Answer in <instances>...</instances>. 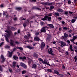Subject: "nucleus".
I'll use <instances>...</instances> for the list:
<instances>
[{
	"instance_id": "obj_22",
	"label": "nucleus",
	"mask_w": 77,
	"mask_h": 77,
	"mask_svg": "<svg viewBox=\"0 0 77 77\" xmlns=\"http://www.w3.org/2000/svg\"><path fill=\"white\" fill-rule=\"evenodd\" d=\"M55 15H56V16H57V17H59L60 16V14L59 13H57V12H55L54 13Z\"/></svg>"
},
{
	"instance_id": "obj_5",
	"label": "nucleus",
	"mask_w": 77,
	"mask_h": 77,
	"mask_svg": "<svg viewBox=\"0 0 77 77\" xmlns=\"http://www.w3.org/2000/svg\"><path fill=\"white\" fill-rule=\"evenodd\" d=\"M76 39H77V36H74L73 37L72 39H70V41H72V42H74V41H75Z\"/></svg>"
},
{
	"instance_id": "obj_52",
	"label": "nucleus",
	"mask_w": 77,
	"mask_h": 77,
	"mask_svg": "<svg viewBox=\"0 0 77 77\" xmlns=\"http://www.w3.org/2000/svg\"><path fill=\"white\" fill-rule=\"evenodd\" d=\"M66 55H69V53H68V51H66Z\"/></svg>"
},
{
	"instance_id": "obj_32",
	"label": "nucleus",
	"mask_w": 77,
	"mask_h": 77,
	"mask_svg": "<svg viewBox=\"0 0 77 77\" xmlns=\"http://www.w3.org/2000/svg\"><path fill=\"white\" fill-rule=\"evenodd\" d=\"M75 19H73L71 21V23H75Z\"/></svg>"
},
{
	"instance_id": "obj_16",
	"label": "nucleus",
	"mask_w": 77,
	"mask_h": 77,
	"mask_svg": "<svg viewBox=\"0 0 77 77\" xmlns=\"http://www.w3.org/2000/svg\"><path fill=\"white\" fill-rule=\"evenodd\" d=\"M20 59L22 60H24V59H26V57L25 56H24L23 57H19Z\"/></svg>"
},
{
	"instance_id": "obj_63",
	"label": "nucleus",
	"mask_w": 77,
	"mask_h": 77,
	"mask_svg": "<svg viewBox=\"0 0 77 77\" xmlns=\"http://www.w3.org/2000/svg\"><path fill=\"white\" fill-rule=\"evenodd\" d=\"M68 36H69V37H71L72 36H71V34H69L68 35Z\"/></svg>"
},
{
	"instance_id": "obj_36",
	"label": "nucleus",
	"mask_w": 77,
	"mask_h": 77,
	"mask_svg": "<svg viewBox=\"0 0 77 77\" xmlns=\"http://www.w3.org/2000/svg\"><path fill=\"white\" fill-rule=\"evenodd\" d=\"M63 29L64 30H68V29H69V28H68V27H64L63 28Z\"/></svg>"
},
{
	"instance_id": "obj_10",
	"label": "nucleus",
	"mask_w": 77,
	"mask_h": 77,
	"mask_svg": "<svg viewBox=\"0 0 77 77\" xmlns=\"http://www.w3.org/2000/svg\"><path fill=\"white\" fill-rule=\"evenodd\" d=\"M5 32L7 33L9 36H10L11 35H12V33L11 32H9V31H8V30L5 31Z\"/></svg>"
},
{
	"instance_id": "obj_43",
	"label": "nucleus",
	"mask_w": 77,
	"mask_h": 77,
	"mask_svg": "<svg viewBox=\"0 0 77 77\" xmlns=\"http://www.w3.org/2000/svg\"><path fill=\"white\" fill-rule=\"evenodd\" d=\"M30 1L32 2H35L36 1V0H30Z\"/></svg>"
},
{
	"instance_id": "obj_11",
	"label": "nucleus",
	"mask_w": 77,
	"mask_h": 77,
	"mask_svg": "<svg viewBox=\"0 0 77 77\" xmlns=\"http://www.w3.org/2000/svg\"><path fill=\"white\" fill-rule=\"evenodd\" d=\"M54 72L55 74H57V75H62V74H59V72L57 70H54Z\"/></svg>"
},
{
	"instance_id": "obj_30",
	"label": "nucleus",
	"mask_w": 77,
	"mask_h": 77,
	"mask_svg": "<svg viewBox=\"0 0 77 77\" xmlns=\"http://www.w3.org/2000/svg\"><path fill=\"white\" fill-rule=\"evenodd\" d=\"M26 23L25 22L23 23V25L24 26V27L25 28L27 26V24H26Z\"/></svg>"
},
{
	"instance_id": "obj_1",
	"label": "nucleus",
	"mask_w": 77,
	"mask_h": 77,
	"mask_svg": "<svg viewBox=\"0 0 77 77\" xmlns=\"http://www.w3.org/2000/svg\"><path fill=\"white\" fill-rule=\"evenodd\" d=\"M47 20L49 21H51V17H48L47 15H45L44 18H42L41 19V20H43V21H47Z\"/></svg>"
},
{
	"instance_id": "obj_64",
	"label": "nucleus",
	"mask_w": 77,
	"mask_h": 77,
	"mask_svg": "<svg viewBox=\"0 0 77 77\" xmlns=\"http://www.w3.org/2000/svg\"><path fill=\"white\" fill-rule=\"evenodd\" d=\"M22 20H24V21L26 20V18H23V19H22Z\"/></svg>"
},
{
	"instance_id": "obj_29",
	"label": "nucleus",
	"mask_w": 77,
	"mask_h": 77,
	"mask_svg": "<svg viewBox=\"0 0 77 77\" xmlns=\"http://www.w3.org/2000/svg\"><path fill=\"white\" fill-rule=\"evenodd\" d=\"M46 15H48L47 16H49V17H51L52 16V13H50L48 14H46Z\"/></svg>"
},
{
	"instance_id": "obj_17",
	"label": "nucleus",
	"mask_w": 77,
	"mask_h": 77,
	"mask_svg": "<svg viewBox=\"0 0 77 77\" xmlns=\"http://www.w3.org/2000/svg\"><path fill=\"white\" fill-rule=\"evenodd\" d=\"M12 54H13V52H11L10 53H8V57H11L12 56Z\"/></svg>"
},
{
	"instance_id": "obj_12",
	"label": "nucleus",
	"mask_w": 77,
	"mask_h": 77,
	"mask_svg": "<svg viewBox=\"0 0 77 77\" xmlns=\"http://www.w3.org/2000/svg\"><path fill=\"white\" fill-rule=\"evenodd\" d=\"M41 32H45L46 31L45 30V27H43L42 28V29L41 30Z\"/></svg>"
},
{
	"instance_id": "obj_53",
	"label": "nucleus",
	"mask_w": 77,
	"mask_h": 77,
	"mask_svg": "<svg viewBox=\"0 0 77 77\" xmlns=\"http://www.w3.org/2000/svg\"><path fill=\"white\" fill-rule=\"evenodd\" d=\"M67 42H68V43H69V44H70V41L69 40H67Z\"/></svg>"
},
{
	"instance_id": "obj_15",
	"label": "nucleus",
	"mask_w": 77,
	"mask_h": 77,
	"mask_svg": "<svg viewBox=\"0 0 77 77\" xmlns=\"http://www.w3.org/2000/svg\"><path fill=\"white\" fill-rule=\"evenodd\" d=\"M48 26L49 27H50L52 28V29H54V27L53 24H48Z\"/></svg>"
},
{
	"instance_id": "obj_60",
	"label": "nucleus",
	"mask_w": 77,
	"mask_h": 77,
	"mask_svg": "<svg viewBox=\"0 0 77 77\" xmlns=\"http://www.w3.org/2000/svg\"><path fill=\"white\" fill-rule=\"evenodd\" d=\"M0 7H1V8H3V4H2L0 5Z\"/></svg>"
},
{
	"instance_id": "obj_4",
	"label": "nucleus",
	"mask_w": 77,
	"mask_h": 77,
	"mask_svg": "<svg viewBox=\"0 0 77 77\" xmlns=\"http://www.w3.org/2000/svg\"><path fill=\"white\" fill-rule=\"evenodd\" d=\"M48 51L50 54H51L53 56H54V54L53 53V50H52V49L51 48H50L49 49H48Z\"/></svg>"
},
{
	"instance_id": "obj_25",
	"label": "nucleus",
	"mask_w": 77,
	"mask_h": 77,
	"mask_svg": "<svg viewBox=\"0 0 77 77\" xmlns=\"http://www.w3.org/2000/svg\"><path fill=\"white\" fill-rule=\"evenodd\" d=\"M32 9H37V10H39V8L36 7H33Z\"/></svg>"
},
{
	"instance_id": "obj_41",
	"label": "nucleus",
	"mask_w": 77,
	"mask_h": 77,
	"mask_svg": "<svg viewBox=\"0 0 77 77\" xmlns=\"http://www.w3.org/2000/svg\"><path fill=\"white\" fill-rule=\"evenodd\" d=\"M17 49H19L20 50H23V48L21 47H18V48H16Z\"/></svg>"
},
{
	"instance_id": "obj_51",
	"label": "nucleus",
	"mask_w": 77,
	"mask_h": 77,
	"mask_svg": "<svg viewBox=\"0 0 77 77\" xmlns=\"http://www.w3.org/2000/svg\"><path fill=\"white\" fill-rule=\"evenodd\" d=\"M74 48H75V50H77V46H75L74 47Z\"/></svg>"
},
{
	"instance_id": "obj_38",
	"label": "nucleus",
	"mask_w": 77,
	"mask_h": 77,
	"mask_svg": "<svg viewBox=\"0 0 77 77\" xmlns=\"http://www.w3.org/2000/svg\"><path fill=\"white\" fill-rule=\"evenodd\" d=\"M24 63H20V66H22V67H23V66L24 65Z\"/></svg>"
},
{
	"instance_id": "obj_55",
	"label": "nucleus",
	"mask_w": 77,
	"mask_h": 77,
	"mask_svg": "<svg viewBox=\"0 0 77 77\" xmlns=\"http://www.w3.org/2000/svg\"><path fill=\"white\" fill-rule=\"evenodd\" d=\"M3 42H2V43L0 44V47H1V46L3 44Z\"/></svg>"
},
{
	"instance_id": "obj_31",
	"label": "nucleus",
	"mask_w": 77,
	"mask_h": 77,
	"mask_svg": "<svg viewBox=\"0 0 77 77\" xmlns=\"http://www.w3.org/2000/svg\"><path fill=\"white\" fill-rule=\"evenodd\" d=\"M5 39H6V41L7 42H9V40H8V38L7 36H5Z\"/></svg>"
},
{
	"instance_id": "obj_6",
	"label": "nucleus",
	"mask_w": 77,
	"mask_h": 77,
	"mask_svg": "<svg viewBox=\"0 0 77 77\" xmlns=\"http://www.w3.org/2000/svg\"><path fill=\"white\" fill-rule=\"evenodd\" d=\"M64 36H63L62 37V38H63V39H66V38L68 37V34H66V33H65L64 34Z\"/></svg>"
},
{
	"instance_id": "obj_2",
	"label": "nucleus",
	"mask_w": 77,
	"mask_h": 77,
	"mask_svg": "<svg viewBox=\"0 0 77 77\" xmlns=\"http://www.w3.org/2000/svg\"><path fill=\"white\" fill-rule=\"evenodd\" d=\"M39 60H40V61H41V62H42V63L44 64H45L46 65H48L49 66H50V64H49V63L48 62V60H47V59H45L44 61V60H42V59L41 58H39Z\"/></svg>"
},
{
	"instance_id": "obj_13",
	"label": "nucleus",
	"mask_w": 77,
	"mask_h": 77,
	"mask_svg": "<svg viewBox=\"0 0 77 77\" xmlns=\"http://www.w3.org/2000/svg\"><path fill=\"white\" fill-rule=\"evenodd\" d=\"M16 10H17V11H20L21 10H22L23 9V8H22L19 7H17L16 8Z\"/></svg>"
},
{
	"instance_id": "obj_48",
	"label": "nucleus",
	"mask_w": 77,
	"mask_h": 77,
	"mask_svg": "<svg viewBox=\"0 0 77 77\" xmlns=\"http://www.w3.org/2000/svg\"><path fill=\"white\" fill-rule=\"evenodd\" d=\"M74 59L75 60V62H76V61H77V58L76 57V56H75L74 57Z\"/></svg>"
},
{
	"instance_id": "obj_49",
	"label": "nucleus",
	"mask_w": 77,
	"mask_h": 77,
	"mask_svg": "<svg viewBox=\"0 0 77 77\" xmlns=\"http://www.w3.org/2000/svg\"><path fill=\"white\" fill-rule=\"evenodd\" d=\"M68 11L65 12V15H68Z\"/></svg>"
},
{
	"instance_id": "obj_21",
	"label": "nucleus",
	"mask_w": 77,
	"mask_h": 77,
	"mask_svg": "<svg viewBox=\"0 0 77 77\" xmlns=\"http://www.w3.org/2000/svg\"><path fill=\"white\" fill-rule=\"evenodd\" d=\"M26 48H29V49H34V47H32L31 46H26Z\"/></svg>"
},
{
	"instance_id": "obj_59",
	"label": "nucleus",
	"mask_w": 77,
	"mask_h": 77,
	"mask_svg": "<svg viewBox=\"0 0 77 77\" xmlns=\"http://www.w3.org/2000/svg\"><path fill=\"white\" fill-rule=\"evenodd\" d=\"M61 22L62 24H65V21H62Z\"/></svg>"
},
{
	"instance_id": "obj_61",
	"label": "nucleus",
	"mask_w": 77,
	"mask_h": 77,
	"mask_svg": "<svg viewBox=\"0 0 77 77\" xmlns=\"http://www.w3.org/2000/svg\"><path fill=\"white\" fill-rule=\"evenodd\" d=\"M58 19H59V20H62V17H58Z\"/></svg>"
},
{
	"instance_id": "obj_47",
	"label": "nucleus",
	"mask_w": 77,
	"mask_h": 77,
	"mask_svg": "<svg viewBox=\"0 0 77 77\" xmlns=\"http://www.w3.org/2000/svg\"><path fill=\"white\" fill-rule=\"evenodd\" d=\"M16 50V48H14L13 49V51H11V52H12V53H14V51H15Z\"/></svg>"
},
{
	"instance_id": "obj_24",
	"label": "nucleus",
	"mask_w": 77,
	"mask_h": 77,
	"mask_svg": "<svg viewBox=\"0 0 77 77\" xmlns=\"http://www.w3.org/2000/svg\"><path fill=\"white\" fill-rule=\"evenodd\" d=\"M69 49L71 51H74V50L72 49V45H70Z\"/></svg>"
},
{
	"instance_id": "obj_42",
	"label": "nucleus",
	"mask_w": 77,
	"mask_h": 77,
	"mask_svg": "<svg viewBox=\"0 0 77 77\" xmlns=\"http://www.w3.org/2000/svg\"><path fill=\"white\" fill-rule=\"evenodd\" d=\"M29 19H27V22H26L25 23H26V24H29Z\"/></svg>"
},
{
	"instance_id": "obj_56",
	"label": "nucleus",
	"mask_w": 77,
	"mask_h": 77,
	"mask_svg": "<svg viewBox=\"0 0 77 77\" xmlns=\"http://www.w3.org/2000/svg\"><path fill=\"white\" fill-rule=\"evenodd\" d=\"M42 25H44V22H42L40 23Z\"/></svg>"
},
{
	"instance_id": "obj_50",
	"label": "nucleus",
	"mask_w": 77,
	"mask_h": 77,
	"mask_svg": "<svg viewBox=\"0 0 77 77\" xmlns=\"http://www.w3.org/2000/svg\"><path fill=\"white\" fill-rule=\"evenodd\" d=\"M14 42H15V44H20V43L18 42H17V41H16Z\"/></svg>"
},
{
	"instance_id": "obj_58",
	"label": "nucleus",
	"mask_w": 77,
	"mask_h": 77,
	"mask_svg": "<svg viewBox=\"0 0 77 77\" xmlns=\"http://www.w3.org/2000/svg\"><path fill=\"white\" fill-rule=\"evenodd\" d=\"M35 35H39V32H36Z\"/></svg>"
},
{
	"instance_id": "obj_20",
	"label": "nucleus",
	"mask_w": 77,
	"mask_h": 77,
	"mask_svg": "<svg viewBox=\"0 0 77 77\" xmlns=\"http://www.w3.org/2000/svg\"><path fill=\"white\" fill-rule=\"evenodd\" d=\"M34 41H39V37L37 36L35 37L34 38Z\"/></svg>"
},
{
	"instance_id": "obj_23",
	"label": "nucleus",
	"mask_w": 77,
	"mask_h": 77,
	"mask_svg": "<svg viewBox=\"0 0 77 77\" xmlns=\"http://www.w3.org/2000/svg\"><path fill=\"white\" fill-rule=\"evenodd\" d=\"M12 65L14 68H15V67L16 66V62L15 61L13 62Z\"/></svg>"
},
{
	"instance_id": "obj_27",
	"label": "nucleus",
	"mask_w": 77,
	"mask_h": 77,
	"mask_svg": "<svg viewBox=\"0 0 77 77\" xmlns=\"http://www.w3.org/2000/svg\"><path fill=\"white\" fill-rule=\"evenodd\" d=\"M61 45H63V46H64V47H65V46H66V43H65V42H63L61 43Z\"/></svg>"
},
{
	"instance_id": "obj_39",
	"label": "nucleus",
	"mask_w": 77,
	"mask_h": 77,
	"mask_svg": "<svg viewBox=\"0 0 77 77\" xmlns=\"http://www.w3.org/2000/svg\"><path fill=\"white\" fill-rule=\"evenodd\" d=\"M5 48H10V46L8 45H6L5 46Z\"/></svg>"
},
{
	"instance_id": "obj_46",
	"label": "nucleus",
	"mask_w": 77,
	"mask_h": 77,
	"mask_svg": "<svg viewBox=\"0 0 77 77\" xmlns=\"http://www.w3.org/2000/svg\"><path fill=\"white\" fill-rule=\"evenodd\" d=\"M17 17H15L13 19V20L14 21H16V20H17Z\"/></svg>"
},
{
	"instance_id": "obj_28",
	"label": "nucleus",
	"mask_w": 77,
	"mask_h": 77,
	"mask_svg": "<svg viewBox=\"0 0 77 77\" xmlns=\"http://www.w3.org/2000/svg\"><path fill=\"white\" fill-rule=\"evenodd\" d=\"M36 67V65L35 64H33L32 65V68H35Z\"/></svg>"
},
{
	"instance_id": "obj_45",
	"label": "nucleus",
	"mask_w": 77,
	"mask_h": 77,
	"mask_svg": "<svg viewBox=\"0 0 77 77\" xmlns=\"http://www.w3.org/2000/svg\"><path fill=\"white\" fill-rule=\"evenodd\" d=\"M68 4H71V1L70 0H69L68 1Z\"/></svg>"
},
{
	"instance_id": "obj_14",
	"label": "nucleus",
	"mask_w": 77,
	"mask_h": 77,
	"mask_svg": "<svg viewBox=\"0 0 77 77\" xmlns=\"http://www.w3.org/2000/svg\"><path fill=\"white\" fill-rule=\"evenodd\" d=\"M24 38L25 39H26L27 40V42H28L29 43V38H28V37L27 35H25L24 36Z\"/></svg>"
},
{
	"instance_id": "obj_37",
	"label": "nucleus",
	"mask_w": 77,
	"mask_h": 77,
	"mask_svg": "<svg viewBox=\"0 0 77 77\" xmlns=\"http://www.w3.org/2000/svg\"><path fill=\"white\" fill-rule=\"evenodd\" d=\"M22 73L23 74H26V71L25 70L23 71L22 72Z\"/></svg>"
},
{
	"instance_id": "obj_7",
	"label": "nucleus",
	"mask_w": 77,
	"mask_h": 77,
	"mask_svg": "<svg viewBox=\"0 0 77 77\" xmlns=\"http://www.w3.org/2000/svg\"><path fill=\"white\" fill-rule=\"evenodd\" d=\"M1 58L2 60V61H1V62H5V57H4V56L2 55Z\"/></svg>"
},
{
	"instance_id": "obj_26",
	"label": "nucleus",
	"mask_w": 77,
	"mask_h": 77,
	"mask_svg": "<svg viewBox=\"0 0 77 77\" xmlns=\"http://www.w3.org/2000/svg\"><path fill=\"white\" fill-rule=\"evenodd\" d=\"M44 4L45 5H51V4L50 3L46 2L44 3Z\"/></svg>"
},
{
	"instance_id": "obj_3",
	"label": "nucleus",
	"mask_w": 77,
	"mask_h": 77,
	"mask_svg": "<svg viewBox=\"0 0 77 77\" xmlns=\"http://www.w3.org/2000/svg\"><path fill=\"white\" fill-rule=\"evenodd\" d=\"M10 43L11 46H12V47H15V45L14 43V41L13 40L10 39Z\"/></svg>"
},
{
	"instance_id": "obj_35",
	"label": "nucleus",
	"mask_w": 77,
	"mask_h": 77,
	"mask_svg": "<svg viewBox=\"0 0 77 77\" xmlns=\"http://www.w3.org/2000/svg\"><path fill=\"white\" fill-rule=\"evenodd\" d=\"M47 71L48 72H52V70H51L50 69H48L47 70Z\"/></svg>"
},
{
	"instance_id": "obj_57",
	"label": "nucleus",
	"mask_w": 77,
	"mask_h": 77,
	"mask_svg": "<svg viewBox=\"0 0 77 77\" xmlns=\"http://www.w3.org/2000/svg\"><path fill=\"white\" fill-rule=\"evenodd\" d=\"M9 71L10 72H12V69H9Z\"/></svg>"
},
{
	"instance_id": "obj_44",
	"label": "nucleus",
	"mask_w": 77,
	"mask_h": 77,
	"mask_svg": "<svg viewBox=\"0 0 77 77\" xmlns=\"http://www.w3.org/2000/svg\"><path fill=\"white\" fill-rule=\"evenodd\" d=\"M27 36H28L29 38H30L31 36V34H27Z\"/></svg>"
},
{
	"instance_id": "obj_54",
	"label": "nucleus",
	"mask_w": 77,
	"mask_h": 77,
	"mask_svg": "<svg viewBox=\"0 0 77 77\" xmlns=\"http://www.w3.org/2000/svg\"><path fill=\"white\" fill-rule=\"evenodd\" d=\"M45 9H49V8L48 7H47L46 6H45Z\"/></svg>"
},
{
	"instance_id": "obj_19",
	"label": "nucleus",
	"mask_w": 77,
	"mask_h": 77,
	"mask_svg": "<svg viewBox=\"0 0 77 77\" xmlns=\"http://www.w3.org/2000/svg\"><path fill=\"white\" fill-rule=\"evenodd\" d=\"M13 57L14 59V60H17L18 59V57L17 56V55H14Z\"/></svg>"
},
{
	"instance_id": "obj_62",
	"label": "nucleus",
	"mask_w": 77,
	"mask_h": 77,
	"mask_svg": "<svg viewBox=\"0 0 77 77\" xmlns=\"http://www.w3.org/2000/svg\"><path fill=\"white\" fill-rule=\"evenodd\" d=\"M17 32L18 33H20V30H18L17 31Z\"/></svg>"
},
{
	"instance_id": "obj_33",
	"label": "nucleus",
	"mask_w": 77,
	"mask_h": 77,
	"mask_svg": "<svg viewBox=\"0 0 77 77\" xmlns=\"http://www.w3.org/2000/svg\"><path fill=\"white\" fill-rule=\"evenodd\" d=\"M54 9V6H51V7H50V10H51V9Z\"/></svg>"
},
{
	"instance_id": "obj_40",
	"label": "nucleus",
	"mask_w": 77,
	"mask_h": 77,
	"mask_svg": "<svg viewBox=\"0 0 77 77\" xmlns=\"http://www.w3.org/2000/svg\"><path fill=\"white\" fill-rule=\"evenodd\" d=\"M23 68H25V69H26L27 68V66L25 64H24V65L23 66H22Z\"/></svg>"
},
{
	"instance_id": "obj_34",
	"label": "nucleus",
	"mask_w": 77,
	"mask_h": 77,
	"mask_svg": "<svg viewBox=\"0 0 77 77\" xmlns=\"http://www.w3.org/2000/svg\"><path fill=\"white\" fill-rule=\"evenodd\" d=\"M0 71L3 72V68H2V67L1 66H0Z\"/></svg>"
},
{
	"instance_id": "obj_9",
	"label": "nucleus",
	"mask_w": 77,
	"mask_h": 77,
	"mask_svg": "<svg viewBox=\"0 0 77 77\" xmlns=\"http://www.w3.org/2000/svg\"><path fill=\"white\" fill-rule=\"evenodd\" d=\"M41 47L42 48L41 50H42V48H44L45 47V43L44 42H42L41 44Z\"/></svg>"
},
{
	"instance_id": "obj_8",
	"label": "nucleus",
	"mask_w": 77,
	"mask_h": 77,
	"mask_svg": "<svg viewBox=\"0 0 77 77\" xmlns=\"http://www.w3.org/2000/svg\"><path fill=\"white\" fill-rule=\"evenodd\" d=\"M57 12H63V10L61 8H58L57 10Z\"/></svg>"
},
{
	"instance_id": "obj_18",
	"label": "nucleus",
	"mask_w": 77,
	"mask_h": 77,
	"mask_svg": "<svg viewBox=\"0 0 77 77\" xmlns=\"http://www.w3.org/2000/svg\"><path fill=\"white\" fill-rule=\"evenodd\" d=\"M33 56L34 57H36V58H38V54L35 53H34Z\"/></svg>"
}]
</instances>
